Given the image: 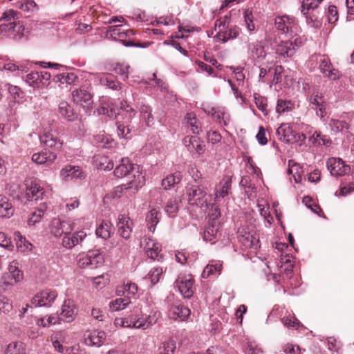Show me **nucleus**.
Here are the masks:
<instances>
[{
	"instance_id": "obj_48",
	"label": "nucleus",
	"mask_w": 354,
	"mask_h": 354,
	"mask_svg": "<svg viewBox=\"0 0 354 354\" xmlns=\"http://www.w3.org/2000/svg\"><path fill=\"white\" fill-rule=\"evenodd\" d=\"M140 113L148 126L153 124V117L151 114V109L149 105L142 104L140 107Z\"/></svg>"
},
{
	"instance_id": "obj_6",
	"label": "nucleus",
	"mask_w": 354,
	"mask_h": 354,
	"mask_svg": "<svg viewBox=\"0 0 354 354\" xmlns=\"http://www.w3.org/2000/svg\"><path fill=\"white\" fill-rule=\"evenodd\" d=\"M73 102L84 109H91L93 104V94L86 88L74 89L71 93Z\"/></svg>"
},
{
	"instance_id": "obj_4",
	"label": "nucleus",
	"mask_w": 354,
	"mask_h": 354,
	"mask_svg": "<svg viewBox=\"0 0 354 354\" xmlns=\"http://www.w3.org/2000/svg\"><path fill=\"white\" fill-rule=\"evenodd\" d=\"M25 26L22 21H13L0 24V35L15 41L21 39L24 36Z\"/></svg>"
},
{
	"instance_id": "obj_46",
	"label": "nucleus",
	"mask_w": 354,
	"mask_h": 354,
	"mask_svg": "<svg viewBox=\"0 0 354 354\" xmlns=\"http://www.w3.org/2000/svg\"><path fill=\"white\" fill-rule=\"evenodd\" d=\"M54 224L55 226H60L64 236L72 232L73 230V224L71 223L69 221H61L59 218H55Z\"/></svg>"
},
{
	"instance_id": "obj_41",
	"label": "nucleus",
	"mask_w": 354,
	"mask_h": 354,
	"mask_svg": "<svg viewBox=\"0 0 354 354\" xmlns=\"http://www.w3.org/2000/svg\"><path fill=\"white\" fill-rule=\"evenodd\" d=\"M323 0H303L301 3V13L308 17L310 10L316 9Z\"/></svg>"
},
{
	"instance_id": "obj_22",
	"label": "nucleus",
	"mask_w": 354,
	"mask_h": 354,
	"mask_svg": "<svg viewBox=\"0 0 354 354\" xmlns=\"http://www.w3.org/2000/svg\"><path fill=\"white\" fill-rule=\"evenodd\" d=\"M60 176L63 180L68 181L74 178H82L84 174L79 166L68 165L61 169Z\"/></svg>"
},
{
	"instance_id": "obj_3",
	"label": "nucleus",
	"mask_w": 354,
	"mask_h": 354,
	"mask_svg": "<svg viewBox=\"0 0 354 354\" xmlns=\"http://www.w3.org/2000/svg\"><path fill=\"white\" fill-rule=\"evenodd\" d=\"M186 194L188 203L198 207H207L210 198L201 184H189L186 187Z\"/></svg>"
},
{
	"instance_id": "obj_53",
	"label": "nucleus",
	"mask_w": 354,
	"mask_h": 354,
	"mask_svg": "<svg viewBox=\"0 0 354 354\" xmlns=\"http://www.w3.org/2000/svg\"><path fill=\"white\" fill-rule=\"evenodd\" d=\"M252 56L254 58L264 57L266 56V52L263 46L259 44H252L250 45Z\"/></svg>"
},
{
	"instance_id": "obj_16",
	"label": "nucleus",
	"mask_w": 354,
	"mask_h": 354,
	"mask_svg": "<svg viewBox=\"0 0 354 354\" xmlns=\"http://www.w3.org/2000/svg\"><path fill=\"white\" fill-rule=\"evenodd\" d=\"M133 222L126 214H120L117 223L118 232L121 237L129 239L132 232Z\"/></svg>"
},
{
	"instance_id": "obj_17",
	"label": "nucleus",
	"mask_w": 354,
	"mask_h": 354,
	"mask_svg": "<svg viewBox=\"0 0 354 354\" xmlns=\"http://www.w3.org/2000/svg\"><path fill=\"white\" fill-rule=\"evenodd\" d=\"M86 238V233L80 230L75 233L64 235L62 239V245L67 249H72L78 244H81Z\"/></svg>"
},
{
	"instance_id": "obj_10",
	"label": "nucleus",
	"mask_w": 354,
	"mask_h": 354,
	"mask_svg": "<svg viewBox=\"0 0 354 354\" xmlns=\"http://www.w3.org/2000/svg\"><path fill=\"white\" fill-rule=\"evenodd\" d=\"M194 280L191 276H180L175 281V285L178 287L180 292L184 298L189 299L193 296Z\"/></svg>"
},
{
	"instance_id": "obj_7",
	"label": "nucleus",
	"mask_w": 354,
	"mask_h": 354,
	"mask_svg": "<svg viewBox=\"0 0 354 354\" xmlns=\"http://www.w3.org/2000/svg\"><path fill=\"white\" fill-rule=\"evenodd\" d=\"M140 245L148 257L153 260L160 261L162 255L160 254L161 246L153 239L144 236L141 239Z\"/></svg>"
},
{
	"instance_id": "obj_38",
	"label": "nucleus",
	"mask_w": 354,
	"mask_h": 354,
	"mask_svg": "<svg viewBox=\"0 0 354 354\" xmlns=\"http://www.w3.org/2000/svg\"><path fill=\"white\" fill-rule=\"evenodd\" d=\"M158 214L159 212L156 209H152L147 214L146 222L149 230L151 232L155 231L156 226L159 222L160 218L158 217Z\"/></svg>"
},
{
	"instance_id": "obj_35",
	"label": "nucleus",
	"mask_w": 354,
	"mask_h": 354,
	"mask_svg": "<svg viewBox=\"0 0 354 354\" xmlns=\"http://www.w3.org/2000/svg\"><path fill=\"white\" fill-rule=\"evenodd\" d=\"M105 339L106 333L104 331L95 330L86 339V342L88 345L100 346Z\"/></svg>"
},
{
	"instance_id": "obj_63",
	"label": "nucleus",
	"mask_w": 354,
	"mask_h": 354,
	"mask_svg": "<svg viewBox=\"0 0 354 354\" xmlns=\"http://www.w3.org/2000/svg\"><path fill=\"white\" fill-rule=\"evenodd\" d=\"M0 246L8 250L13 249V245L12 244L10 239L3 232H0Z\"/></svg>"
},
{
	"instance_id": "obj_27",
	"label": "nucleus",
	"mask_w": 354,
	"mask_h": 354,
	"mask_svg": "<svg viewBox=\"0 0 354 354\" xmlns=\"http://www.w3.org/2000/svg\"><path fill=\"white\" fill-rule=\"evenodd\" d=\"M45 192L44 189L37 183H30L26 185V197L28 201H37L42 198Z\"/></svg>"
},
{
	"instance_id": "obj_62",
	"label": "nucleus",
	"mask_w": 354,
	"mask_h": 354,
	"mask_svg": "<svg viewBox=\"0 0 354 354\" xmlns=\"http://www.w3.org/2000/svg\"><path fill=\"white\" fill-rule=\"evenodd\" d=\"M18 19V12L12 9H10L8 10H6L1 17V20H4L6 22L12 21L11 20L13 19L15 21V19Z\"/></svg>"
},
{
	"instance_id": "obj_23",
	"label": "nucleus",
	"mask_w": 354,
	"mask_h": 354,
	"mask_svg": "<svg viewBox=\"0 0 354 354\" xmlns=\"http://www.w3.org/2000/svg\"><path fill=\"white\" fill-rule=\"evenodd\" d=\"M57 157L55 152L45 150L34 153L32 156V160L38 165H50L54 162Z\"/></svg>"
},
{
	"instance_id": "obj_28",
	"label": "nucleus",
	"mask_w": 354,
	"mask_h": 354,
	"mask_svg": "<svg viewBox=\"0 0 354 354\" xmlns=\"http://www.w3.org/2000/svg\"><path fill=\"white\" fill-rule=\"evenodd\" d=\"M170 312L174 319L185 320L190 315V310L185 306L176 303L171 306Z\"/></svg>"
},
{
	"instance_id": "obj_8",
	"label": "nucleus",
	"mask_w": 354,
	"mask_h": 354,
	"mask_svg": "<svg viewBox=\"0 0 354 354\" xmlns=\"http://www.w3.org/2000/svg\"><path fill=\"white\" fill-rule=\"evenodd\" d=\"M326 167L330 174L335 176H342L348 174L351 167L345 164L339 158H330L326 161Z\"/></svg>"
},
{
	"instance_id": "obj_18",
	"label": "nucleus",
	"mask_w": 354,
	"mask_h": 354,
	"mask_svg": "<svg viewBox=\"0 0 354 354\" xmlns=\"http://www.w3.org/2000/svg\"><path fill=\"white\" fill-rule=\"evenodd\" d=\"M183 143L191 153L200 155L205 151V145L197 136H187L183 139Z\"/></svg>"
},
{
	"instance_id": "obj_29",
	"label": "nucleus",
	"mask_w": 354,
	"mask_h": 354,
	"mask_svg": "<svg viewBox=\"0 0 354 354\" xmlns=\"http://www.w3.org/2000/svg\"><path fill=\"white\" fill-rule=\"evenodd\" d=\"M248 230V226H243L239 229V241L245 248H252L255 245L257 239L250 232L247 231Z\"/></svg>"
},
{
	"instance_id": "obj_5",
	"label": "nucleus",
	"mask_w": 354,
	"mask_h": 354,
	"mask_svg": "<svg viewBox=\"0 0 354 354\" xmlns=\"http://www.w3.org/2000/svg\"><path fill=\"white\" fill-rule=\"evenodd\" d=\"M77 266L81 268L94 269L104 263V257L97 250H90L87 253L77 256Z\"/></svg>"
},
{
	"instance_id": "obj_14",
	"label": "nucleus",
	"mask_w": 354,
	"mask_h": 354,
	"mask_svg": "<svg viewBox=\"0 0 354 354\" xmlns=\"http://www.w3.org/2000/svg\"><path fill=\"white\" fill-rule=\"evenodd\" d=\"M57 296L55 291H42L35 295L31 299V305L34 307L48 306L55 299Z\"/></svg>"
},
{
	"instance_id": "obj_31",
	"label": "nucleus",
	"mask_w": 354,
	"mask_h": 354,
	"mask_svg": "<svg viewBox=\"0 0 354 354\" xmlns=\"http://www.w3.org/2000/svg\"><path fill=\"white\" fill-rule=\"evenodd\" d=\"M15 212V208L9 199L5 196L0 195V217L10 218Z\"/></svg>"
},
{
	"instance_id": "obj_64",
	"label": "nucleus",
	"mask_w": 354,
	"mask_h": 354,
	"mask_svg": "<svg viewBox=\"0 0 354 354\" xmlns=\"http://www.w3.org/2000/svg\"><path fill=\"white\" fill-rule=\"evenodd\" d=\"M246 354H263L261 348L254 342H248L245 348Z\"/></svg>"
},
{
	"instance_id": "obj_2",
	"label": "nucleus",
	"mask_w": 354,
	"mask_h": 354,
	"mask_svg": "<svg viewBox=\"0 0 354 354\" xmlns=\"http://www.w3.org/2000/svg\"><path fill=\"white\" fill-rule=\"evenodd\" d=\"M221 209L219 205L212 204L209 212V223L205 227L203 234V239L205 241H209L214 243L221 236L220 231Z\"/></svg>"
},
{
	"instance_id": "obj_56",
	"label": "nucleus",
	"mask_w": 354,
	"mask_h": 354,
	"mask_svg": "<svg viewBox=\"0 0 354 354\" xmlns=\"http://www.w3.org/2000/svg\"><path fill=\"white\" fill-rule=\"evenodd\" d=\"M24 189L18 184H12L8 187L9 194L13 198L19 199L23 194Z\"/></svg>"
},
{
	"instance_id": "obj_61",
	"label": "nucleus",
	"mask_w": 354,
	"mask_h": 354,
	"mask_svg": "<svg viewBox=\"0 0 354 354\" xmlns=\"http://www.w3.org/2000/svg\"><path fill=\"white\" fill-rule=\"evenodd\" d=\"M43 216L42 209H36L31 214L30 217L28 218V224L29 225H35L41 221Z\"/></svg>"
},
{
	"instance_id": "obj_37",
	"label": "nucleus",
	"mask_w": 354,
	"mask_h": 354,
	"mask_svg": "<svg viewBox=\"0 0 354 354\" xmlns=\"http://www.w3.org/2000/svg\"><path fill=\"white\" fill-rule=\"evenodd\" d=\"M221 264L207 265L202 272V277L204 279H214L218 277L221 274Z\"/></svg>"
},
{
	"instance_id": "obj_50",
	"label": "nucleus",
	"mask_w": 354,
	"mask_h": 354,
	"mask_svg": "<svg viewBox=\"0 0 354 354\" xmlns=\"http://www.w3.org/2000/svg\"><path fill=\"white\" fill-rule=\"evenodd\" d=\"M329 125L331 127L332 131L338 132L343 131L344 129H348V124L344 120H339L335 119H331Z\"/></svg>"
},
{
	"instance_id": "obj_15",
	"label": "nucleus",
	"mask_w": 354,
	"mask_h": 354,
	"mask_svg": "<svg viewBox=\"0 0 354 354\" xmlns=\"http://www.w3.org/2000/svg\"><path fill=\"white\" fill-rule=\"evenodd\" d=\"M319 68L324 76L329 80H336L339 78L338 70L333 68L330 59L324 55L320 57Z\"/></svg>"
},
{
	"instance_id": "obj_58",
	"label": "nucleus",
	"mask_w": 354,
	"mask_h": 354,
	"mask_svg": "<svg viewBox=\"0 0 354 354\" xmlns=\"http://www.w3.org/2000/svg\"><path fill=\"white\" fill-rule=\"evenodd\" d=\"M129 66L117 64L113 71L116 74L120 75L123 80H125L129 77Z\"/></svg>"
},
{
	"instance_id": "obj_51",
	"label": "nucleus",
	"mask_w": 354,
	"mask_h": 354,
	"mask_svg": "<svg viewBox=\"0 0 354 354\" xmlns=\"http://www.w3.org/2000/svg\"><path fill=\"white\" fill-rule=\"evenodd\" d=\"M124 30V29L121 25L110 26L108 27V30L106 31V37L109 36L113 40H117Z\"/></svg>"
},
{
	"instance_id": "obj_24",
	"label": "nucleus",
	"mask_w": 354,
	"mask_h": 354,
	"mask_svg": "<svg viewBox=\"0 0 354 354\" xmlns=\"http://www.w3.org/2000/svg\"><path fill=\"white\" fill-rule=\"evenodd\" d=\"M58 113L68 122L75 121L78 118V113L74 111V109L66 101L59 102Z\"/></svg>"
},
{
	"instance_id": "obj_11",
	"label": "nucleus",
	"mask_w": 354,
	"mask_h": 354,
	"mask_svg": "<svg viewBox=\"0 0 354 354\" xmlns=\"http://www.w3.org/2000/svg\"><path fill=\"white\" fill-rule=\"evenodd\" d=\"M276 28L283 33L292 36L295 30L297 29V24L295 18L288 16L277 17L274 19Z\"/></svg>"
},
{
	"instance_id": "obj_13",
	"label": "nucleus",
	"mask_w": 354,
	"mask_h": 354,
	"mask_svg": "<svg viewBox=\"0 0 354 354\" xmlns=\"http://www.w3.org/2000/svg\"><path fill=\"white\" fill-rule=\"evenodd\" d=\"M309 102L318 116L322 118L326 115V102L321 93L314 92L309 97Z\"/></svg>"
},
{
	"instance_id": "obj_25",
	"label": "nucleus",
	"mask_w": 354,
	"mask_h": 354,
	"mask_svg": "<svg viewBox=\"0 0 354 354\" xmlns=\"http://www.w3.org/2000/svg\"><path fill=\"white\" fill-rule=\"evenodd\" d=\"M133 35L132 30H124L117 40L127 47L146 48L149 46L147 44L135 42L133 39Z\"/></svg>"
},
{
	"instance_id": "obj_45",
	"label": "nucleus",
	"mask_w": 354,
	"mask_h": 354,
	"mask_svg": "<svg viewBox=\"0 0 354 354\" xmlns=\"http://www.w3.org/2000/svg\"><path fill=\"white\" fill-rule=\"evenodd\" d=\"M281 322L283 325L288 328L298 329L302 326L300 322L295 316L288 315L283 317L281 319Z\"/></svg>"
},
{
	"instance_id": "obj_9",
	"label": "nucleus",
	"mask_w": 354,
	"mask_h": 354,
	"mask_svg": "<svg viewBox=\"0 0 354 354\" xmlns=\"http://www.w3.org/2000/svg\"><path fill=\"white\" fill-rule=\"evenodd\" d=\"M133 179L131 180L128 183L123 184L118 188L120 189L121 192H128L131 195L138 191L140 188L145 184V176L142 173L140 167H139V173H132Z\"/></svg>"
},
{
	"instance_id": "obj_60",
	"label": "nucleus",
	"mask_w": 354,
	"mask_h": 354,
	"mask_svg": "<svg viewBox=\"0 0 354 354\" xmlns=\"http://www.w3.org/2000/svg\"><path fill=\"white\" fill-rule=\"evenodd\" d=\"M207 140L208 142L214 145L221 140V135L218 131L210 130L207 133Z\"/></svg>"
},
{
	"instance_id": "obj_21",
	"label": "nucleus",
	"mask_w": 354,
	"mask_h": 354,
	"mask_svg": "<svg viewBox=\"0 0 354 354\" xmlns=\"http://www.w3.org/2000/svg\"><path fill=\"white\" fill-rule=\"evenodd\" d=\"M277 134L279 139L286 143L296 142L295 132L292 131L290 125L287 123H283L277 129Z\"/></svg>"
},
{
	"instance_id": "obj_33",
	"label": "nucleus",
	"mask_w": 354,
	"mask_h": 354,
	"mask_svg": "<svg viewBox=\"0 0 354 354\" xmlns=\"http://www.w3.org/2000/svg\"><path fill=\"white\" fill-rule=\"evenodd\" d=\"M14 236L18 251L25 253L32 250V244L24 237L19 232H15Z\"/></svg>"
},
{
	"instance_id": "obj_26",
	"label": "nucleus",
	"mask_w": 354,
	"mask_h": 354,
	"mask_svg": "<svg viewBox=\"0 0 354 354\" xmlns=\"http://www.w3.org/2000/svg\"><path fill=\"white\" fill-rule=\"evenodd\" d=\"M225 18V20L223 21V27L224 28V30H223V43L236 38L241 32L240 28L236 25L227 24V17Z\"/></svg>"
},
{
	"instance_id": "obj_54",
	"label": "nucleus",
	"mask_w": 354,
	"mask_h": 354,
	"mask_svg": "<svg viewBox=\"0 0 354 354\" xmlns=\"http://www.w3.org/2000/svg\"><path fill=\"white\" fill-rule=\"evenodd\" d=\"M178 201L176 198H169L165 205V212L171 215L176 214L178 211Z\"/></svg>"
},
{
	"instance_id": "obj_19",
	"label": "nucleus",
	"mask_w": 354,
	"mask_h": 354,
	"mask_svg": "<svg viewBox=\"0 0 354 354\" xmlns=\"http://www.w3.org/2000/svg\"><path fill=\"white\" fill-rule=\"evenodd\" d=\"M298 46L297 38L294 42L290 40L282 41L277 46L276 53L283 57H290L294 55Z\"/></svg>"
},
{
	"instance_id": "obj_59",
	"label": "nucleus",
	"mask_w": 354,
	"mask_h": 354,
	"mask_svg": "<svg viewBox=\"0 0 354 354\" xmlns=\"http://www.w3.org/2000/svg\"><path fill=\"white\" fill-rule=\"evenodd\" d=\"M244 20L247 28L249 31H253L255 28L254 24H253V15L251 10H245L244 11Z\"/></svg>"
},
{
	"instance_id": "obj_47",
	"label": "nucleus",
	"mask_w": 354,
	"mask_h": 354,
	"mask_svg": "<svg viewBox=\"0 0 354 354\" xmlns=\"http://www.w3.org/2000/svg\"><path fill=\"white\" fill-rule=\"evenodd\" d=\"M163 270L160 267H156L152 268L148 274V278L150 279L151 283L155 285L157 283L160 278L162 277Z\"/></svg>"
},
{
	"instance_id": "obj_20",
	"label": "nucleus",
	"mask_w": 354,
	"mask_h": 354,
	"mask_svg": "<svg viewBox=\"0 0 354 354\" xmlns=\"http://www.w3.org/2000/svg\"><path fill=\"white\" fill-rule=\"evenodd\" d=\"M39 139L41 143L46 147L58 151L62 147V142L55 133L51 131L45 132L43 135L40 136Z\"/></svg>"
},
{
	"instance_id": "obj_42",
	"label": "nucleus",
	"mask_w": 354,
	"mask_h": 354,
	"mask_svg": "<svg viewBox=\"0 0 354 354\" xmlns=\"http://www.w3.org/2000/svg\"><path fill=\"white\" fill-rule=\"evenodd\" d=\"M6 354H26V345L21 342H15L8 345Z\"/></svg>"
},
{
	"instance_id": "obj_57",
	"label": "nucleus",
	"mask_w": 354,
	"mask_h": 354,
	"mask_svg": "<svg viewBox=\"0 0 354 354\" xmlns=\"http://www.w3.org/2000/svg\"><path fill=\"white\" fill-rule=\"evenodd\" d=\"M14 281L10 278V274H4L0 281V290L5 291L14 285Z\"/></svg>"
},
{
	"instance_id": "obj_49",
	"label": "nucleus",
	"mask_w": 354,
	"mask_h": 354,
	"mask_svg": "<svg viewBox=\"0 0 354 354\" xmlns=\"http://www.w3.org/2000/svg\"><path fill=\"white\" fill-rule=\"evenodd\" d=\"M124 292L129 295L134 296L138 292V286L134 283L128 282L123 285L122 290L118 289L116 291L118 295H121V293Z\"/></svg>"
},
{
	"instance_id": "obj_34",
	"label": "nucleus",
	"mask_w": 354,
	"mask_h": 354,
	"mask_svg": "<svg viewBox=\"0 0 354 354\" xmlns=\"http://www.w3.org/2000/svg\"><path fill=\"white\" fill-rule=\"evenodd\" d=\"M99 82L101 85L106 86L114 91L121 88V84L110 74H102L99 77Z\"/></svg>"
},
{
	"instance_id": "obj_30",
	"label": "nucleus",
	"mask_w": 354,
	"mask_h": 354,
	"mask_svg": "<svg viewBox=\"0 0 354 354\" xmlns=\"http://www.w3.org/2000/svg\"><path fill=\"white\" fill-rule=\"evenodd\" d=\"M78 76L75 73H64L55 75L53 81L55 83H60L61 84H66L68 85H75L78 81Z\"/></svg>"
},
{
	"instance_id": "obj_1",
	"label": "nucleus",
	"mask_w": 354,
	"mask_h": 354,
	"mask_svg": "<svg viewBox=\"0 0 354 354\" xmlns=\"http://www.w3.org/2000/svg\"><path fill=\"white\" fill-rule=\"evenodd\" d=\"M121 113L117 114L115 110L109 106H103L100 109V113L107 115L110 119L117 118L116 127L118 136L121 138L130 139L136 131L132 124V120L136 114V111L126 102L120 104Z\"/></svg>"
},
{
	"instance_id": "obj_52",
	"label": "nucleus",
	"mask_w": 354,
	"mask_h": 354,
	"mask_svg": "<svg viewBox=\"0 0 354 354\" xmlns=\"http://www.w3.org/2000/svg\"><path fill=\"white\" fill-rule=\"evenodd\" d=\"M175 349L176 342L174 340H169L162 344L158 354H174Z\"/></svg>"
},
{
	"instance_id": "obj_43",
	"label": "nucleus",
	"mask_w": 354,
	"mask_h": 354,
	"mask_svg": "<svg viewBox=\"0 0 354 354\" xmlns=\"http://www.w3.org/2000/svg\"><path fill=\"white\" fill-rule=\"evenodd\" d=\"M15 6L27 12H32L38 9L37 3L33 0H20L15 3Z\"/></svg>"
},
{
	"instance_id": "obj_39",
	"label": "nucleus",
	"mask_w": 354,
	"mask_h": 354,
	"mask_svg": "<svg viewBox=\"0 0 354 354\" xmlns=\"http://www.w3.org/2000/svg\"><path fill=\"white\" fill-rule=\"evenodd\" d=\"M75 308L71 300L65 301L62 306L61 315L67 319V322L73 320L75 316Z\"/></svg>"
},
{
	"instance_id": "obj_32",
	"label": "nucleus",
	"mask_w": 354,
	"mask_h": 354,
	"mask_svg": "<svg viewBox=\"0 0 354 354\" xmlns=\"http://www.w3.org/2000/svg\"><path fill=\"white\" fill-rule=\"evenodd\" d=\"M184 122L187 127L190 128L194 134H199L202 130L201 122L197 119L196 114L194 113H188L184 118Z\"/></svg>"
},
{
	"instance_id": "obj_55",
	"label": "nucleus",
	"mask_w": 354,
	"mask_h": 354,
	"mask_svg": "<svg viewBox=\"0 0 354 354\" xmlns=\"http://www.w3.org/2000/svg\"><path fill=\"white\" fill-rule=\"evenodd\" d=\"M12 310V304L6 297H0V314L8 315Z\"/></svg>"
},
{
	"instance_id": "obj_12",
	"label": "nucleus",
	"mask_w": 354,
	"mask_h": 354,
	"mask_svg": "<svg viewBox=\"0 0 354 354\" xmlns=\"http://www.w3.org/2000/svg\"><path fill=\"white\" fill-rule=\"evenodd\" d=\"M140 165L132 164L128 158H123L120 164L114 170V175L118 178H122L132 173H139Z\"/></svg>"
},
{
	"instance_id": "obj_44",
	"label": "nucleus",
	"mask_w": 354,
	"mask_h": 354,
	"mask_svg": "<svg viewBox=\"0 0 354 354\" xmlns=\"http://www.w3.org/2000/svg\"><path fill=\"white\" fill-rule=\"evenodd\" d=\"M129 304V298H118L109 303V307L113 310L118 311L124 309Z\"/></svg>"
},
{
	"instance_id": "obj_40",
	"label": "nucleus",
	"mask_w": 354,
	"mask_h": 354,
	"mask_svg": "<svg viewBox=\"0 0 354 354\" xmlns=\"http://www.w3.org/2000/svg\"><path fill=\"white\" fill-rule=\"evenodd\" d=\"M8 273L6 274H10V278L14 281L15 283L19 282L23 279V272L18 268V263L16 261H12L8 267Z\"/></svg>"
},
{
	"instance_id": "obj_36",
	"label": "nucleus",
	"mask_w": 354,
	"mask_h": 354,
	"mask_svg": "<svg viewBox=\"0 0 354 354\" xmlns=\"http://www.w3.org/2000/svg\"><path fill=\"white\" fill-rule=\"evenodd\" d=\"M112 224L108 221H102L101 224L97 227L95 234L98 237L103 239H107L111 234Z\"/></svg>"
}]
</instances>
